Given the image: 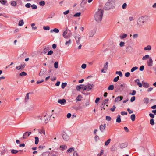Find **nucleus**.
Listing matches in <instances>:
<instances>
[{
  "label": "nucleus",
  "instance_id": "f257e3e1",
  "mask_svg": "<svg viewBox=\"0 0 156 156\" xmlns=\"http://www.w3.org/2000/svg\"><path fill=\"white\" fill-rule=\"evenodd\" d=\"M115 0H108L105 3L104 9L105 10H109L115 8Z\"/></svg>",
  "mask_w": 156,
  "mask_h": 156
},
{
  "label": "nucleus",
  "instance_id": "f03ea898",
  "mask_svg": "<svg viewBox=\"0 0 156 156\" xmlns=\"http://www.w3.org/2000/svg\"><path fill=\"white\" fill-rule=\"evenodd\" d=\"M103 11L98 9V11H97L94 15V19L97 22H99L102 20L103 14Z\"/></svg>",
  "mask_w": 156,
  "mask_h": 156
},
{
  "label": "nucleus",
  "instance_id": "7ed1b4c3",
  "mask_svg": "<svg viewBox=\"0 0 156 156\" xmlns=\"http://www.w3.org/2000/svg\"><path fill=\"white\" fill-rule=\"evenodd\" d=\"M137 23V24L140 26H142V24L144 23V20L143 19V18L141 17L138 18Z\"/></svg>",
  "mask_w": 156,
  "mask_h": 156
},
{
  "label": "nucleus",
  "instance_id": "20e7f679",
  "mask_svg": "<svg viewBox=\"0 0 156 156\" xmlns=\"http://www.w3.org/2000/svg\"><path fill=\"white\" fill-rule=\"evenodd\" d=\"M62 137L65 141H67L69 139V136L66 134L65 132H63L62 134Z\"/></svg>",
  "mask_w": 156,
  "mask_h": 156
},
{
  "label": "nucleus",
  "instance_id": "39448f33",
  "mask_svg": "<svg viewBox=\"0 0 156 156\" xmlns=\"http://www.w3.org/2000/svg\"><path fill=\"white\" fill-rule=\"evenodd\" d=\"M128 146V144L126 143H123L120 144H119L118 147L121 149H123L126 147Z\"/></svg>",
  "mask_w": 156,
  "mask_h": 156
},
{
  "label": "nucleus",
  "instance_id": "423d86ee",
  "mask_svg": "<svg viewBox=\"0 0 156 156\" xmlns=\"http://www.w3.org/2000/svg\"><path fill=\"white\" fill-rule=\"evenodd\" d=\"M87 0H82L80 3V7L81 8H84L87 2Z\"/></svg>",
  "mask_w": 156,
  "mask_h": 156
},
{
  "label": "nucleus",
  "instance_id": "0eeeda50",
  "mask_svg": "<svg viewBox=\"0 0 156 156\" xmlns=\"http://www.w3.org/2000/svg\"><path fill=\"white\" fill-rule=\"evenodd\" d=\"M80 36L79 34L76 35L75 37L76 42L77 44H80L79 41L80 39Z\"/></svg>",
  "mask_w": 156,
  "mask_h": 156
},
{
  "label": "nucleus",
  "instance_id": "6e6552de",
  "mask_svg": "<svg viewBox=\"0 0 156 156\" xmlns=\"http://www.w3.org/2000/svg\"><path fill=\"white\" fill-rule=\"evenodd\" d=\"M58 102L62 105H64L66 103V100L64 99H59L58 101Z\"/></svg>",
  "mask_w": 156,
  "mask_h": 156
},
{
  "label": "nucleus",
  "instance_id": "1a4fd4ad",
  "mask_svg": "<svg viewBox=\"0 0 156 156\" xmlns=\"http://www.w3.org/2000/svg\"><path fill=\"white\" fill-rule=\"evenodd\" d=\"M96 30H90L89 33V37H92L95 34Z\"/></svg>",
  "mask_w": 156,
  "mask_h": 156
},
{
  "label": "nucleus",
  "instance_id": "9d476101",
  "mask_svg": "<svg viewBox=\"0 0 156 156\" xmlns=\"http://www.w3.org/2000/svg\"><path fill=\"white\" fill-rule=\"evenodd\" d=\"M106 127V124H104L103 125H101L99 126L100 130L102 132H103L105 129Z\"/></svg>",
  "mask_w": 156,
  "mask_h": 156
},
{
  "label": "nucleus",
  "instance_id": "9b49d317",
  "mask_svg": "<svg viewBox=\"0 0 156 156\" xmlns=\"http://www.w3.org/2000/svg\"><path fill=\"white\" fill-rule=\"evenodd\" d=\"M123 97L122 96H119L116 97L114 100V102H116L120 101L123 99Z\"/></svg>",
  "mask_w": 156,
  "mask_h": 156
},
{
  "label": "nucleus",
  "instance_id": "f8f14e48",
  "mask_svg": "<svg viewBox=\"0 0 156 156\" xmlns=\"http://www.w3.org/2000/svg\"><path fill=\"white\" fill-rule=\"evenodd\" d=\"M153 61L151 58H149V60L147 61V65L149 66H152Z\"/></svg>",
  "mask_w": 156,
  "mask_h": 156
},
{
  "label": "nucleus",
  "instance_id": "ddd939ff",
  "mask_svg": "<svg viewBox=\"0 0 156 156\" xmlns=\"http://www.w3.org/2000/svg\"><path fill=\"white\" fill-rule=\"evenodd\" d=\"M115 88H116V90L118 91H121L123 90V88L121 87L119 85H116L115 86Z\"/></svg>",
  "mask_w": 156,
  "mask_h": 156
},
{
  "label": "nucleus",
  "instance_id": "4468645a",
  "mask_svg": "<svg viewBox=\"0 0 156 156\" xmlns=\"http://www.w3.org/2000/svg\"><path fill=\"white\" fill-rule=\"evenodd\" d=\"M86 87H87V91H88L90 90H91L92 87L93 86V84H90L89 83H88L87 85H86Z\"/></svg>",
  "mask_w": 156,
  "mask_h": 156
},
{
  "label": "nucleus",
  "instance_id": "2eb2a0df",
  "mask_svg": "<svg viewBox=\"0 0 156 156\" xmlns=\"http://www.w3.org/2000/svg\"><path fill=\"white\" fill-rule=\"evenodd\" d=\"M46 70L45 69H41L39 73V76H43V75L46 73Z\"/></svg>",
  "mask_w": 156,
  "mask_h": 156
},
{
  "label": "nucleus",
  "instance_id": "dca6fc26",
  "mask_svg": "<svg viewBox=\"0 0 156 156\" xmlns=\"http://www.w3.org/2000/svg\"><path fill=\"white\" fill-rule=\"evenodd\" d=\"M121 116L119 114L118 115L117 118L116 119V122L117 123H120L121 121L120 118Z\"/></svg>",
  "mask_w": 156,
  "mask_h": 156
},
{
  "label": "nucleus",
  "instance_id": "f3484780",
  "mask_svg": "<svg viewBox=\"0 0 156 156\" xmlns=\"http://www.w3.org/2000/svg\"><path fill=\"white\" fill-rule=\"evenodd\" d=\"M82 96L80 95H78L76 99V102H77V101H80L81 100Z\"/></svg>",
  "mask_w": 156,
  "mask_h": 156
},
{
  "label": "nucleus",
  "instance_id": "a211bd4d",
  "mask_svg": "<svg viewBox=\"0 0 156 156\" xmlns=\"http://www.w3.org/2000/svg\"><path fill=\"white\" fill-rule=\"evenodd\" d=\"M67 34V35H66V38H68L70 37L72 35V34L69 30H68V33Z\"/></svg>",
  "mask_w": 156,
  "mask_h": 156
},
{
  "label": "nucleus",
  "instance_id": "6ab92c4d",
  "mask_svg": "<svg viewBox=\"0 0 156 156\" xmlns=\"http://www.w3.org/2000/svg\"><path fill=\"white\" fill-rule=\"evenodd\" d=\"M142 83L143 84V85L144 87L148 88L149 87V84L148 83H145L144 81H143Z\"/></svg>",
  "mask_w": 156,
  "mask_h": 156
},
{
  "label": "nucleus",
  "instance_id": "aec40b11",
  "mask_svg": "<svg viewBox=\"0 0 156 156\" xmlns=\"http://www.w3.org/2000/svg\"><path fill=\"white\" fill-rule=\"evenodd\" d=\"M59 30L58 29L55 28L53 30H50V32L52 33L53 32H54L56 33H58L59 32Z\"/></svg>",
  "mask_w": 156,
  "mask_h": 156
},
{
  "label": "nucleus",
  "instance_id": "412c9836",
  "mask_svg": "<svg viewBox=\"0 0 156 156\" xmlns=\"http://www.w3.org/2000/svg\"><path fill=\"white\" fill-rule=\"evenodd\" d=\"M117 149V147L115 145H113L112 147L111 148V151H113L116 150Z\"/></svg>",
  "mask_w": 156,
  "mask_h": 156
},
{
  "label": "nucleus",
  "instance_id": "4be33fe9",
  "mask_svg": "<svg viewBox=\"0 0 156 156\" xmlns=\"http://www.w3.org/2000/svg\"><path fill=\"white\" fill-rule=\"evenodd\" d=\"M45 4V2L44 1H41L39 2V4L41 6H44Z\"/></svg>",
  "mask_w": 156,
  "mask_h": 156
},
{
  "label": "nucleus",
  "instance_id": "5701e85b",
  "mask_svg": "<svg viewBox=\"0 0 156 156\" xmlns=\"http://www.w3.org/2000/svg\"><path fill=\"white\" fill-rule=\"evenodd\" d=\"M132 48L129 46H128L126 48V51L127 52H129L130 51H132Z\"/></svg>",
  "mask_w": 156,
  "mask_h": 156
},
{
  "label": "nucleus",
  "instance_id": "b1692460",
  "mask_svg": "<svg viewBox=\"0 0 156 156\" xmlns=\"http://www.w3.org/2000/svg\"><path fill=\"white\" fill-rule=\"evenodd\" d=\"M151 49V46L150 45H148L147 46V47H145L144 48V49L145 50L149 51Z\"/></svg>",
  "mask_w": 156,
  "mask_h": 156
},
{
  "label": "nucleus",
  "instance_id": "393cba45",
  "mask_svg": "<svg viewBox=\"0 0 156 156\" xmlns=\"http://www.w3.org/2000/svg\"><path fill=\"white\" fill-rule=\"evenodd\" d=\"M143 18V19L144 20V22L146 21H147L149 19L148 16H141Z\"/></svg>",
  "mask_w": 156,
  "mask_h": 156
},
{
  "label": "nucleus",
  "instance_id": "a878e982",
  "mask_svg": "<svg viewBox=\"0 0 156 156\" xmlns=\"http://www.w3.org/2000/svg\"><path fill=\"white\" fill-rule=\"evenodd\" d=\"M108 64V62H107L104 64L103 69H104L105 70H107V69Z\"/></svg>",
  "mask_w": 156,
  "mask_h": 156
},
{
  "label": "nucleus",
  "instance_id": "bb28decb",
  "mask_svg": "<svg viewBox=\"0 0 156 156\" xmlns=\"http://www.w3.org/2000/svg\"><path fill=\"white\" fill-rule=\"evenodd\" d=\"M72 43V41L71 39H69L68 41H67L65 43V44L66 45L69 46Z\"/></svg>",
  "mask_w": 156,
  "mask_h": 156
},
{
  "label": "nucleus",
  "instance_id": "cd10ccee",
  "mask_svg": "<svg viewBox=\"0 0 156 156\" xmlns=\"http://www.w3.org/2000/svg\"><path fill=\"white\" fill-rule=\"evenodd\" d=\"M135 114H132L130 116L131 119L133 121H134L135 119Z\"/></svg>",
  "mask_w": 156,
  "mask_h": 156
},
{
  "label": "nucleus",
  "instance_id": "c85d7f7f",
  "mask_svg": "<svg viewBox=\"0 0 156 156\" xmlns=\"http://www.w3.org/2000/svg\"><path fill=\"white\" fill-rule=\"evenodd\" d=\"M19 152V151L16 150L14 149H12L11 150V152L12 154H16Z\"/></svg>",
  "mask_w": 156,
  "mask_h": 156
},
{
  "label": "nucleus",
  "instance_id": "c756f323",
  "mask_svg": "<svg viewBox=\"0 0 156 156\" xmlns=\"http://www.w3.org/2000/svg\"><path fill=\"white\" fill-rule=\"evenodd\" d=\"M7 150H5V149H3L1 151L0 154L2 155H3L5 154V153Z\"/></svg>",
  "mask_w": 156,
  "mask_h": 156
},
{
  "label": "nucleus",
  "instance_id": "7c9ffc66",
  "mask_svg": "<svg viewBox=\"0 0 156 156\" xmlns=\"http://www.w3.org/2000/svg\"><path fill=\"white\" fill-rule=\"evenodd\" d=\"M68 30H65L63 33L62 35L63 37L65 38H66V35L68 33Z\"/></svg>",
  "mask_w": 156,
  "mask_h": 156
},
{
  "label": "nucleus",
  "instance_id": "2f4dec72",
  "mask_svg": "<svg viewBox=\"0 0 156 156\" xmlns=\"http://www.w3.org/2000/svg\"><path fill=\"white\" fill-rule=\"evenodd\" d=\"M11 4L12 6H16V5L17 3L16 1H13L11 2Z\"/></svg>",
  "mask_w": 156,
  "mask_h": 156
},
{
  "label": "nucleus",
  "instance_id": "473e14b6",
  "mask_svg": "<svg viewBox=\"0 0 156 156\" xmlns=\"http://www.w3.org/2000/svg\"><path fill=\"white\" fill-rule=\"evenodd\" d=\"M27 75V73L24 72H22L20 74V76H23Z\"/></svg>",
  "mask_w": 156,
  "mask_h": 156
},
{
  "label": "nucleus",
  "instance_id": "72a5a7b5",
  "mask_svg": "<svg viewBox=\"0 0 156 156\" xmlns=\"http://www.w3.org/2000/svg\"><path fill=\"white\" fill-rule=\"evenodd\" d=\"M114 86L113 85H110L108 87V90H112L114 89Z\"/></svg>",
  "mask_w": 156,
  "mask_h": 156
},
{
  "label": "nucleus",
  "instance_id": "f704fd0d",
  "mask_svg": "<svg viewBox=\"0 0 156 156\" xmlns=\"http://www.w3.org/2000/svg\"><path fill=\"white\" fill-rule=\"evenodd\" d=\"M60 147L62 148V150H65L67 148V146L65 145H61Z\"/></svg>",
  "mask_w": 156,
  "mask_h": 156
},
{
  "label": "nucleus",
  "instance_id": "c9c22d12",
  "mask_svg": "<svg viewBox=\"0 0 156 156\" xmlns=\"http://www.w3.org/2000/svg\"><path fill=\"white\" fill-rule=\"evenodd\" d=\"M29 136H28V133H26V132H25L23 135V139H26L27 137Z\"/></svg>",
  "mask_w": 156,
  "mask_h": 156
},
{
  "label": "nucleus",
  "instance_id": "e433bc0d",
  "mask_svg": "<svg viewBox=\"0 0 156 156\" xmlns=\"http://www.w3.org/2000/svg\"><path fill=\"white\" fill-rule=\"evenodd\" d=\"M115 73L116 74L119 75L120 77H122L123 76L122 72L120 71H116Z\"/></svg>",
  "mask_w": 156,
  "mask_h": 156
},
{
  "label": "nucleus",
  "instance_id": "4c0bfd02",
  "mask_svg": "<svg viewBox=\"0 0 156 156\" xmlns=\"http://www.w3.org/2000/svg\"><path fill=\"white\" fill-rule=\"evenodd\" d=\"M111 140L109 138V139H108L105 142V146L108 145L110 143Z\"/></svg>",
  "mask_w": 156,
  "mask_h": 156
},
{
  "label": "nucleus",
  "instance_id": "58836bf2",
  "mask_svg": "<svg viewBox=\"0 0 156 156\" xmlns=\"http://www.w3.org/2000/svg\"><path fill=\"white\" fill-rule=\"evenodd\" d=\"M35 144H38V142H39V138L37 137L36 136L35 137Z\"/></svg>",
  "mask_w": 156,
  "mask_h": 156
},
{
  "label": "nucleus",
  "instance_id": "ea45409f",
  "mask_svg": "<svg viewBox=\"0 0 156 156\" xmlns=\"http://www.w3.org/2000/svg\"><path fill=\"white\" fill-rule=\"evenodd\" d=\"M138 69V67L136 66L134 67L133 68H132L131 70V72H133L135 70L137 69Z\"/></svg>",
  "mask_w": 156,
  "mask_h": 156
},
{
  "label": "nucleus",
  "instance_id": "a19ab883",
  "mask_svg": "<svg viewBox=\"0 0 156 156\" xmlns=\"http://www.w3.org/2000/svg\"><path fill=\"white\" fill-rule=\"evenodd\" d=\"M150 57H149V55H146L145 56H144L142 58V60H145L147 58H149V59Z\"/></svg>",
  "mask_w": 156,
  "mask_h": 156
},
{
  "label": "nucleus",
  "instance_id": "79ce46f5",
  "mask_svg": "<svg viewBox=\"0 0 156 156\" xmlns=\"http://www.w3.org/2000/svg\"><path fill=\"white\" fill-rule=\"evenodd\" d=\"M43 29L46 30H50V27L48 26H44L43 27Z\"/></svg>",
  "mask_w": 156,
  "mask_h": 156
},
{
  "label": "nucleus",
  "instance_id": "37998d69",
  "mask_svg": "<svg viewBox=\"0 0 156 156\" xmlns=\"http://www.w3.org/2000/svg\"><path fill=\"white\" fill-rule=\"evenodd\" d=\"M81 13L80 12H77L73 16L76 17H78L80 16Z\"/></svg>",
  "mask_w": 156,
  "mask_h": 156
},
{
  "label": "nucleus",
  "instance_id": "c03bdc74",
  "mask_svg": "<svg viewBox=\"0 0 156 156\" xmlns=\"http://www.w3.org/2000/svg\"><path fill=\"white\" fill-rule=\"evenodd\" d=\"M67 85V83L66 82L63 83L61 85V87L62 89H64L65 87Z\"/></svg>",
  "mask_w": 156,
  "mask_h": 156
},
{
  "label": "nucleus",
  "instance_id": "a18cd8bd",
  "mask_svg": "<svg viewBox=\"0 0 156 156\" xmlns=\"http://www.w3.org/2000/svg\"><path fill=\"white\" fill-rule=\"evenodd\" d=\"M144 103L147 104L149 102V99L147 98H145L144 100Z\"/></svg>",
  "mask_w": 156,
  "mask_h": 156
},
{
  "label": "nucleus",
  "instance_id": "49530a36",
  "mask_svg": "<svg viewBox=\"0 0 156 156\" xmlns=\"http://www.w3.org/2000/svg\"><path fill=\"white\" fill-rule=\"evenodd\" d=\"M127 36V34H124L122 36H120V38L121 39H123L126 37Z\"/></svg>",
  "mask_w": 156,
  "mask_h": 156
},
{
  "label": "nucleus",
  "instance_id": "de8ad7c7",
  "mask_svg": "<svg viewBox=\"0 0 156 156\" xmlns=\"http://www.w3.org/2000/svg\"><path fill=\"white\" fill-rule=\"evenodd\" d=\"M54 67L56 68L57 69L58 67V62H55L54 64Z\"/></svg>",
  "mask_w": 156,
  "mask_h": 156
},
{
  "label": "nucleus",
  "instance_id": "09e8293b",
  "mask_svg": "<svg viewBox=\"0 0 156 156\" xmlns=\"http://www.w3.org/2000/svg\"><path fill=\"white\" fill-rule=\"evenodd\" d=\"M81 86H83L82 84H81L79 86L78 85L76 86V90L78 91H79L81 89Z\"/></svg>",
  "mask_w": 156,
  "mask_h": 156
},
{
  "label": "nucleus",
  "instance_id": "8fccbe9b",
  "mask_svg": "<svg viewBox=\"0 0 156 156\" xmlns=\"http://www.w3.org/2000/svg\"><path fill=\"white\" fill-rule=\"evenodd\" d=\"M24 23L23 21V20H20L19 23V25L20 26H22L23 25Z\"/></svg>",
  "mask_w": 156,
  "mask_h": 156
},
{
  "label": "nucleus",
  "instance_id": "3c124183",
  "mask_svg": "<svg viewBox=\"0 0 156 156\" xmlns=\"http://www.w3.org/2000/svg\"><path fill=\"white\" fill-rule=\"evenodd\" d=\"M32 8L33 9H36L37 8V6L35 4H33L31 5Z\"/></svg>",
  "mask_w": 156,
  "mask_h": 156
},
{
  "label": "nucleus",
  "instance_id": "603ef678",
  "mask_svg": "<svg viewBox=\"0 0 156 156\" xmlns=\"http://www.w3.org/2000/svg\"><path fill=\"white\" fill-rule=\"evenodd\" d=\"M119 76H117L115 77L114 79L113 80V81L114 82H116L119 80Z\"/></svg>",
  "mask_w": 156,
  "mask_h": 156
},
{
  "label": "nucleus",
  "instance_id": "864d4df0",
  "mask_svg": "<svg viewBox=\"0 0 156 156\" xmlns=\"http://www.w3.org/2000/svg\"><path fill=\"white\" fill-rule=\"evenodd\" d=\"M109 101L108 99H106L104 100L103 103L104 104V105H105L106 104H107L108 103Z\"/></svg>",
  "mask_w": 156,
  "mask_h": 156
},
{
  "label": "nucleus",
  "instance_id": "5fc2aeb1",
  "mask_svg": "<svg viewBox=\"0 0 156 156\" xmlns=\"http://www.w3.org/2000/svg\"><path fill=\"white\" fill-rule=\"evenodd\" d=\"M30 93H28L26 94V96L25 97V98L26 102L27 101V100H28L29 99V94Z\"/></svg>",
  "mask_w": 156,
  "mask_h": 156
},
{
  "label": "nucleus",
  "instance_id": "6e6d98bb",
  "mask_svg": "<svg viewBox=\"0 0 156 156\" xmlns=\"http://www.w3.org/2000/svg\"><path fill=\"white\" fill-rule=\"evenodd\" d=\"M74 151V149L73 148H69L67 150V152L69 153H70L72 151Z\"/></svg>",
  "mask_w": 156,
  "mask_h": 156
},
{
  "label": "nucleus",
  "instance_id": "4d7b16f0",
  "mask_svg": "<svg viewBox=\"0 0 156 156\" xmlns=\"http://www.w3.org/2000/svg\"><path fill=\"white\" fill-rule=\"evenodd\" d=\"M48 47H47V48H45L44 49V50L43 51V53L44 54L46 53L48 51Z\"/></svg>",
  "mask_w": 156,
  "mask_h": 156
},
{
  "label": "nucleus",
  "instance_id": "13d9d810",
  "mask_svg": "<svg viewBox=\"0 0 156 156\" xmlns=\"http://www.w3.org/2000/svg\"><path fill=\"white\" fill-rule=\"evenodd\" d=\"M150 124L152 125H154V121L153 119H150Z\"/></svg>",
  "mask_w": 156,
  "mask_h": 156
},
{
  "label": "nucleus",
  "instance_id": "bf43d9fd",
  "mask_svg": "<svg viewBox=\"0 0 156 156\" xmlns=\"http://www.w3.org/2000/svg\"><path fill=\"white\" fill-rule=\"evenodd\" d=\"M35 24L34 23H32L31 24V26L32 27V29L35 30L37 29V27H34Z\"/></svg>",
  "mask_w": 156,
  "mask_h": 156
},
{
  "label": "nucleus",
  "instance_id": "052dcab7",
  "mask_svg": "<svg viewBox=\"0 0 156 156\" xmlns=\"http://www.w3.org/2000/svg\"><path fill=\"white\" fill-rule=\"evenodd\" d=\"M112 119L111 117L109 116H106V120L108 121H110Z\"/></svg>",
  "mask_w": 156,
  "mask_h": 156
},
{
  "label": "nucleus",
  "instance_id": "680f3d73",
  "mask_svg": "<svg viewBox=\"0 0 156 156\" xmlns=\"http://www.w3.org/2000/svg\"><path fill=\"white\" fill-rule=\"evenodd\" d=\"M25 6L27 8H29L31 6V4L30 3H27L25 5Z\"/></svg>",
  "mask_w": 156,
  "mask_h": 156
},
{
  "label": "nucleus",
  "instance_id": "e2e57ef3",
  "mask_svg": "<svg viewBox=\"0 0 156 156\" xmlns=\"http://www.w3.org/2000/svg\"><path fill=\"white\" fill-rule=\"evenodd\" d=\"M0 2L3 5H5L7 2L6 0H1Z\"/></svg>",
  "mask_w": 156,
  "mask_h": 156
},
{
  "label": "nucleus",
  "instance_id": "0e129e2a",
  "mask_svg": "<svg viewBox=\"0 0 156 156\" xmlns=\"http://www.w3.org/2000/svg\"><path fill=\"white\" fill-rule=\"evenodd\" d=\"M144 69V66L143 65H142L140 66L139 68V70L140 71H143Z\"/></svg>",
  "mask_w": 156,
  "mask_h": 156
},
{
  "label": "nucleus",
  "instance_id": "69168bd1",
  "mask_svg": "<svg viewBox=\"0 0 156 156\" xmlns=\"http://www.w3.org/2000/svg\"><path fill=\"white\" fill-rule=\"evenodd\" d=\"M130 75V73L129 72L126 73L125 74V76L126 77H129V76Z\"/></svg>",
  "mask_w": 156,
  "mask_h": 156
},
{
  "label": "nucleus",
  "instance_id": "338daca9",
  "mask_svg": "<svg viewBox=\"0 0 156 156\" xmlns=\"http://www.w3.org/2000/svg\"><path fill=\"white\" fill-rule=\"evenodd\" d=\"M135 100V96H133L130 99V101L131 102H133Z\"/></svg>",
  "mask_w": 156,
  "mask_h": 156
},
{
  "label": "nucleus",
  "instance_id": "774afa93",
  "mask_svg": "<svg viewBox=\"0 0 156 156\" xmlns=\"http://www.w3.org/2000/svg\"><path fill=\"white\" fill-rule=\"evenodd\" d=\"M116 108V107L115 105H114L113 106L112 108H110V110L114 112L115 109Z\"/></svg>",
  "mask_w": 156,
  "mask_h": 156
}]
</instances>
